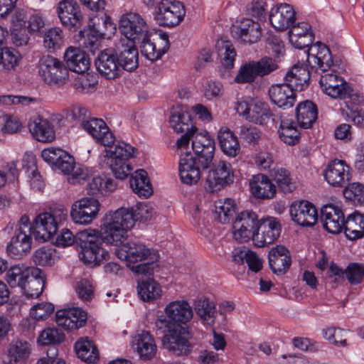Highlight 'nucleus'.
I'll return each mask as SVG.
<instances>
[{
	"instance_id": "nucleus-4",
	"label": "nucleus",
	"mask_w": 364,
	"mask_h": 364,
	"mask_svg": "<svg viewBox=\"0 0 364 364\" xmlns=\"http://www.w3.org/2000/svg\"><path fill=\"white\" fill-rule=\"evenodd\" d=\"M116 249L117 257L129 263V267L136 274H151L158 265L156 252L148 248L139 241H130Z\"/></svg>"
},
{
	"instance_id": "nucleus-16",
	"label": "nucleus",
	"mask_w": 364,
	"mask_h": 364,
	"mask_svg": "<svg viewBox=\"0 0 364 364\" xmlns=\"http://www.w3.org/2000/svg\"><path fill=\"white\" fill-rule=\"evenodd\" d=\"M56 11L62 24L69 29L81 26L83 17L78 4L75 0H61Z\"/></svg>"
},
{
	"instance_id": "nucleus-46",
	"label": "nucleus",
	"mask_w": 364,
	"mask_h": 364,
	"mask_svg": "<svg viewBox=\"0 0 364 364\" xmlns=\"http://www.w3.org/2000/svg\"><path fill=\"white\" fill-rule=\"evenodd\" d=\"M161 286L153 279L138 282L137 293L144 301L149 302L158 299L161 297Z\"/></svg>"
},
{
	"instance_id": "nucleus-50",
	"label": "nucleus",
	"mask_w": 364,
	"mask_h": 364,
	"mask_svg": "<svg viewBox=\"0 0 364 364\" xmlns=\"http://www.w3.org/2000/svg\"><path fill=\"white\" fill-rule=\"evenodd\" d=\"M169 122L171 126L177 133L188 132L190 126L192 127L191 114L186 109H181L172 112Z\"/></svg>"
},
{
	"instance_id": "nucleus-42",
	"label": "nucleus",
	"mask_w": 364,
	"mask_h": 364,
	"mask_svg": "<svg viewBox=\"0 0 364 364\" xmlns=\"http://www.w3.org/2000/svg\"><path fill=\"white\" fill-rule=\"evenodd\" d=\"M117 183L115 181L107 176H94L88 182L86 190L89 195H106L116 189Z\"/></svg>"
},
{
	"instance_id": "nucleus-11",
	"label": "nucleus",
	"mask_w": 364,
	"mask_h": 364,
	"mask_svg": "<svg viewBox=\"0 0 364 364\" xmlns=\"http://www.w3.org/2000/svg\"><path fill=\"white\" fill-rule=\"evenodd\" d=\"M259 220L257 214L250 210L240 213L232 225V233L235 240L242 243L250 240L254 241Z\"/></svg>"
},
{
	"instance_id": "nucleus-29",
	"label": "nucleus",
	"mask_w": 364,
	"mask_h": 364,
	"mask_svg": "<svg viewBox=\"0 0 364 364\" xmlns=\"http://www.w3.org/2000/svg\"><path fill=\"white\" fill-rule=\"evenodd\" d=\"M310 71L304 63L295 64L284 77V83L295 91H302L309 85Z\"/></svg>"
},
{
	"instance_id": "nucleus-63",
	"label": "nucleus",
	"mask_w": 364,
	"mask_h": 364,
	"mask_svg": "<svg viewBox=\"0 0 364 364\" xmlns=\"http://www.w3.org/2000/svg\"><path fill=\"white\" fill-rule=\"evenodd\" d=\"M266 2L263 0H253L247 6V14L252 17L261 20L265 16Z\"/></svg>"
},
{
	"instance_id": "nucleus-8",
	"label": "nucleus",
	"mask_w": 364,
	"mask_h": 364,
	"mask_svg": "<svg viewBox=\"0 0 364 364\" xmlns=\"http://www.w3.org/2000/svg\"><path fill=\"white\" fill-rule=\"evenodd\" d=\"M119 41L136 44L146 39L149 31L145 20L137 13L129 12L122 15L119 21Z\"/></svg>"
},
{
	"instance_id": "nucleus-40",
	"label": "nucleus",
	"mask_w": 364,
	"mask_h": 364,
	"mask_svg": "<svg viewBox=\"0 0 364 364\" xmlns=\"http://www.w3.org/2000/svg\"><path fill=\"white\" fill-rule=\"evenodd\" d=\"M162 48L156 49V45L150 41V33L146 40L140 41L136 43H141V53L148 60L155 61L159 59L169 48L168 36L166 33L161 34Z\"/></svg>"
},
{
	"instance_id": "nucleus-43",
	"label": "nucleus",
	"mask_w": 364,
	"mask_h": 364,
	"mask_svg": "<svg viewBox=\"0 0 364 364\" xmlns=\"http://www.w3.org/2000/svg\"><path fill=\"white\" fill-rule=\"evenodd\" d=\"M129 183L133 191L139 196L148 198L153 193L147 172L144 169L136 171L131 176Z\"/></svg>"
},
{
	"instance_id": "nucleus-58",
	"label": "nucleus",
	"mask_w": 364,
	"mask_h": 364,
	"mask_svg": "<svg viewBox=\"0 0 364 364\" xmlns=\"http://www.w3.org/2000/svg\"><path fill=\"white\" fill-rule=\"evenodd\" d=\"M240 138L249 144L255 145L262 136V132L255 126L243 125L240 127Z\"/></svg>"
},
{
	"instance_id": "nucleus-31",
	"label": "nucleus",
	"mask_w": 364,
	"mask_h": 364,
	"mask_svg": "<svg viewBox=\"0 0 364 364\" xmlns=\"http://www.w3.org/2000/svg\"><path fill=\"white\" fill-rule=\"evenodd\" d=\"M31 242V234L14 231L10 242L7 245V252L16 259H21L30 251Z\"/></svg>"
},
{
	"instance_id": "nucleus-13",
	"label": "nucleus",
	"mask_w": 364,
	"mask_h": 364,
	"mask_svg": "<svg viewBox=\"0 0 364 364\" xmlns=\"http://www.w3.org/2000/svg\"><path fill=\"white\" fill-rule=\"evenodd\" d=\"M100 208L97 199L85 197L73 204L70 216L75 223L88 225L97 218Z\"/></svg>"
},
{
	"instance_id": "nucleus-37",
	"label": "nucleus",
	"mask_w": 364,
	"mask_h": 364,
	"mask_svg": "<svg viewBox=\"0 0 364 364\" xmlns=\"http://www.w3.org/2000/svg\"><path fill=\"white\" fill-rule=\"evenodd\" d=\"M38 272L42 273L38 268L26 267L19 264L14 265L8 269L6 274V281L11 288H21L30 274Z\"/></svg>"
},
{
	"instance_id": "nucleus-14",
	"label": "nucleus",
	"mask_w": 364,
	"mask_h": 364,
	"mask_svg": "<svg viewBox=\"0 0 364 364\" xmlns=\"http://www.w3.org/2000/svg\"><path fill=\"white\" fill-rule=\"evenodd\" d=\"M233 176L230 164L225 161H220L214 164L208 171L205 188L210 193L217 192L232 183Z\"/></svg>"
},
{
	"instance_id": "nucleus-24",
	"label": "nucleus",
	"mask_w": 364,
	"mask_h": 364,
	"mask_svg": "<svg viewBox=\"0 0 364 364\" xmlns=\"http://www.w3.org/2000/svg\"><path fill=\"white\" fill-rule=\"evenodd\" d=\"M321 220L323 228L330 233L338 234L343 230L344 215L338 206L323 205L321 210Z\"/></svg>"
},
{
	"instance_id": "nucleus-45",
	"label": "nucleus",
	"mask_w": 364,
	"mask_h": 364,
	"mask_svg": "<svg viewBox=\"0 0 364 364\" xmlns=\"http://www.w3.org/2000/svg\"><path fill=\"white\" fill-rule=\"evenodd\" d=\"M195 311L201 322L205 326H213L217 317L215 304L208 299L198 300L195 304Z\"/></svg>"
},
{
	"instance_id": "nucleus-30",
	"label": "nucleus",
	"mask_w": 364,
	"mask_h": 364,
	"mask_svg": "<svg viewBox=\"0 0 364 364\" xmlns=\"http://www.w3.org/2000/svg\"><path fill=\"white\" fill-rule=\"evenodd\" d=\"M295 90L284 82L272 85L269 88L271 101L279 107L287 109L293 107L296 101Z\"/></svg>"
},
{
	"instance_id": "nucleus-15",
	"label": "nucleus",
	"mask_w": 364,
	"mask_h": 364,
	"mask_svg": "<svg viewBox=\"0 0 364 364\" xmlns=\"http://www.w3.org/2000/svg\"><path fill=\"white\" fill-rule=\"evenodd\" d=\"M95 66L99 73L108 80H114L122 75L115 50L108 48L100 51L95 59Z\"/></svg>"
},
{
	"instance_id": "nucleus-6",
	"label": "nucleus",
	"mask_w": 364,
	"mask_h": 364,
	"mask_svg": "<svg viewBox=\"0 0 364 364\" xmlns=\"http://www.w3.org/2000/svg\"><path fill=\"white\" fill-rule=\"evenodd\" d=\"M67 211L63 208L40 213L33 223V235L36 240L46 242L53 238L58 226L67 218Z\"/></svg>"
},
{
	"instance_id": "nucleus-51",
	"label": "nucleus",
	"mask_w": 364,
	"mask_h": 364,
	"mask_svg": "<svg viewBox=\"0 0 364 364\" xmlns=\"http://www.w3.org/2000/svg\"><path fill=\"white\" fill-rule=\"evenodd\" d=\"M80 33L82 34V47L94 54L95 50L98 49L99 40L102 38L103 33L93 25L90 26L88 30L80 31Z\"/></svg>"
},
{
	"instance_id": "nucleus-59",
	"label": "nucleus",
	"mask_w": 364,
	"mask_h": 364,
	"mask_svg": "<svg viewBox=\"0 0 364 364\" xmlns=\"http://www.w3.org/2000/svg\"><path fill=\"white\" fill-rule=\"evenodd\" d=\"M345 273L351 284H358L364 278V264L350 263L345 269Z\"/></svg>"
},
{
	"instance_id": "nucleus-61",
	"label": "nucleus",
	"mask_w": 364,
	"mask_h": 364,
	"mask_svg": "<svg viewBox=\"0 0 364 364\" xmlns=\"http://www.w3.org/2000/svg\"><path fill=\"white\" fill-rule=\"evenodd\" d=\"M78 297L83 301H90L94 296V289L91 282L83 279L80 280L75 287Z\"/></svg>"
},
{
	"instance_id": "nucleus-25",
	"label": "nucleus",
	"mask_w": 364,
	"mask_h": 364,
	"mask_svg": "<svg viewBox=\"0 0 364 364\" xmlns=\"http://www.w3.org/2000/svg\"><path fill=\"white\" fill-rule=\"evenodd\" d=\"M115 50L122 73L124 70L131 72L138 67L139 54L136 44L119 41L116 43Z\"/></svg>"
},
{
	"instance_id": "nucleus-48",
	"label": "nucleus",
	"mask_w": 364,
	"mask_h": 364,
	"mask_svg": "<svg viewBox=\"0 0 364 364\" xmlns=\"http://www.w3.org/2000/svg\"><path fill=\"white\" fill-rule=\"evenodd\" d=\"M235 213V204L233 200L225 198L215 203L214 218L220 223L230 222Z\"/></svg>"
},
{
	"instance_id": "nucleus-3",
	"label": "nucleus",
	"mask_w": 364,
	"mask_h": 364,
	"mask_svg": "<svg viewBox=\"0 0 364 364\" xmlns=\"http://www.w3.org/2000/svg\"><path fill=\"white\" fill-rule=\"evenodd\" d=\"M155 212L147 203H139L136 207L120 208L107 215L104 223L105 238L109 242L124 241L127 232L136 220H151Z\"/></svg>"
},
{
	"instance_id": "nucleus-54",
	"label": "nucleus",
	"mask_w": 364,
	"mask_h": 364,
	"mask_svg": "<svg viewBox=\"0 0 364 364\" xmlns=\"http://www.w3.org/2000/svg\"><path fill=\"white\" fill-rule=\"evenodd\" d=\"M272 180L277 184L282 191L291 192L294 188L288 170L282 167L274 168L271 171Z\"/></svg>"
},
{
	"instance_id": "nucleus-23",
	"label": "nucleus",
	"mask_w": 364,
	"mask_h": 364,
	"mask_svg": "<svg viewBox=\"0 0 364 364\" xmlns=\"http://www.w3.org/2000/svg\"><path fill=\"white\" fill-rule=\"evenodd\" d=\"M319 84L322 91L332 98H345L349 95L348 84L336 74L322 75Z\"/></svg>"
},
{
	"instance_id": "nucleus-64",
	"label": "nucleus",
	"mask_w": 364,
	"mask_h": 364,
	"mask_svg": "<svg viewBox=\"0 0 364 364\" xmlns=\"http://www.w3.org/2000/svg\"><path fill=\"white\" fill-rule=\"evenodd\" d=\"M97 82L95 80H90L87 76L82 75L74 82V88L80 93H88L95 90Z\"/></svg>"
},
{
	"instance_id": "nucleus-27",
	"label": "nucleus",
	"mask_w": 364,
	"mask_h": 364,
	"mask_svg": "<svg viewBox=\"0 0 364 364\" xmlns=\"http://www.w3.org/2000/svg\"><path fill=\"white\" fill-rule=\"evenodd\" d=\"M269 19L271 25L276 30L284 31L294 23L295 11L289 4H280L272 9Z\"/></svg>"
},
{
	"instance_id": "nucleus-49",
	"label": "nucleus",
	"mask_w": 364,
	"mask_h": 364,
	"mask_svg": "<svg viewBox=\"0 0 364 364\" xmlns=\"http://www.w3.org/2000/svg\"><path fill=\"white\" fill-rule=\"evenodd\" d=\"M41 274V273L38 272L30 274L21 287V289L27 298H38L42 294L44 280Z\"/></svg>"
},
{
	"instance_id": "nucleus-52",
	"label": "nucleus",
	"mask_w": 364,
	"mask_h": 364,
	"mask_svg": "<svg viewBox=\"0 0 364 364\" xmlns=\"http://www.w3.org/2000/svg\"><path fill=\"white\" fill-rule=\"evenodd\" d=\"M64 42L63 31L58 27L51 28L48 30L43 37L44 48L50 53L60 49Z\"/></svg>"
},
{
	"instance_id": "nucleus-1",
	"label": "nucleus",
	"mask_w": 364,
	"mask_h": 364,
	"mask_svg": "<svg viewBox=\"0 0 364 364\" xmlns=\"http://www.w3.org/2000/svg\"><path fill=\"white\" fill-rule=\"evenodd\" d=\"M82 127L92 136L96 141L105 146L107 156L109 158V166L114 176L119 179L126 178L132 168L128 160L134 157L135 149L124 141L114 144V136L106 123L101 119L90 118L81 123Z\"/></svg>"
},
{
	"instance_id": "nucleus-39",
	"label": "nucleus",
	"mask_w": 364,
	"mask_h": 364,
	"mask_svg": "<svg viewBox=\"0 0 364 364\" xmlns=\"http://www.w3.org/2000/svg\"><path fill=\"white\" fill-rule=\"evenodd\" d=\"M296 114L299 126L304 129H309L317 119V107L309 100L301 102L296 107Z\"/></svg>"
},
{
	"instance_id": "nucleus-33",
	"label": "nucleus",
	"mask_w": 364,
	"mask_h": 364,
	"mask_svg": "<svg viewBox=\"0 0 364 364\" xmlns=\"http://www.w3.org/2000/svg\"><path fill=\"white\" fill-rule=\"evenodd\" d=\"M133 347L144 360H150L154 358L157 350L153 336L145 331L134 337Z\"/></svg>"
},
{
	"instance_id": "nucleus-36",
	"label": "nucleus",
	"mask_w": 364,
	"mask_h": 364,
	"mask_svg": "<svg viewBox=\"0 0 364 364\" xmlns=\"http://www.w3.org/2000/svg\"><path fill=\"white\" fill-rule=\"evenodd\" d=\"M165 312L169 321H173L174 323L178 324H186L193 317L192 309L186 301L171 302L166 306Z\"/></svg>"
},
{
	"instance_id": "nucleus-19",
	"label": "nucleus",
	"mask_w": 364,
	"mask_h": 364,
	"mask_svg": "<svg viewBox=\"0 0 364 364\" xmlns=\"http://www.w3.org/2000/svg\"><path fill=\"white\" fill-rule=\"evenodd\" d=\"M281 225L274 218H267L259 221L254 241L262 247L272 244L279 236Z\"/></svg>"
},
{
	"instance_id": "nucleus-55",
	"label": "nucleus",
	"mask_w": 364,
	"mask_h": 364,
	"mask_svg": "<svg viewBox=\"0 0 364 364\" xmlns=\"http://www.w3.org/2000/svg\"><path fill=\"white\" fill-rule=\"evenodd\" d=\"M21 58L19 52L15 48L0 47V64L1 63L6 70H15Z\"/></svg>"
},
{
	"instance_id": "nucleus-53",
	"label": "nucleus",
	"mask_w": 364,
	"mask_h": 364,
	"mask_svg": "<svg viewBox=\"0 0 364 364\" xmlns=\"http://www.w3.org/2000/svg\"><path fill=\"white\" fill-rule=\"evenodd\" d=\"M246 119L259 124H264L272 116L269 109L264 103L252 102Z\"/></svg>"
},
{
	"instance_id": "nucleus-47",
	"label": "nucleus",
	"mask_w": 364,
	"mask_h": 364,
	"mask_svg": "<svg viewBox=\"0 0 364 364\" xmlns=\"http://www.w3.org/2000/svg\"><path fill=\"white\" fill-rule=\"evenodd\" d=\"M278 134L280 139L288 145L296 144L300 139V132L291 119H283L281 117Z\"/></svg>"
},
{
	"instance_id": "nucleus-20",
	"label": "nucleus",
	"mask_w": 364,
	"mask_h": 364,
	"mask_svg": "<svg viewBox=\"0 0 364 364\" xmlns=\"http://www.w3.org/2000/svg\"><path fill=\"white\" fill-rule=\"evenodd\" d=\"M307 62L311 68L327 71L333 65L330 49L318 42L312 45L307 50Z\"/></svg>"
},
{
	"instance_id": "nucleus-28",
	"label": "nucleus",
	"mask_w": 364,
	"mask_h": 364,
	"mask_svg": "<svg viewBox=\"0 0 364 364\" xmlns=\"http://www.w3.org/2000/svg\"><path fill=\"white\" fill-rule=\"evenodd\" d=\"M269 264L276 274H285L291 267V257L287 248L282 245L272 247L268 254Z\"/></svg>"
},
{
	"instance_id": "nucleus-5",
	"label": "nucleus",
	"mask_w": 364,
	"mask_h": 364,
	"mask_svg": "<svg viewBox=\"0 0 364 364\" xmlns=\"http://www.w3.org/2000/svg\"><path fill=\"white\" fill-rule=\"evenodd\" d=\"M155 324L157 328L167 331L162 339L166 349L176 355H186L191 352L192 346L184 336L187 332L185 327L173 323L165 317L158 318Z\"/></svg>"
},
{
	"instance_id": "nucleus-44",
	"label": "nucleus",
	"mask_w": 364,
	"mask_h": 364,
	"mask_svg": "<svg viewBox=\"0 0 364 364\" xmlns=\"http://www.w3.org/2000/svg\"><path fill=\"white\" fill-rule=\"evenodd\" d=\"M343 230L349 240L361 238L364 235V215L355 212L349 215L344 221Z\"/></svg>"
},
{
	"instance_id": "nucleus-22",
	"label": "nucleus",
	"mask_w": 364,
	"mask_h": 364,
	"mask_svg": "<svg viewBox=\"0 0 364 364\" xmlns=\"http://www.w3.org/2000/svg\"><path fill=\"white\" fill-rule=\"evenodd\" d=\"M87 313L79 308L58 310L55 314V321L65 330L77 329L87 322Z\"/></svg>"
},
{
	"instance_id": "nucleus-62",
	"label": "nucleus",
	"mask_w": 364,
	"mask_h": 364,
	"mask_svg": "<svg viewBox=\"0 0 364 364\" xmlns=\"http://www.w3.org/2000/svg\"><path fill=\"white\" fill-rule=\"evenodd\" d=\"M219 50L221 55H223L221 60L223 65L228 69L232 68L236 56V52L233 46L226 42Z\"/></svg>"
},
{
	"instance_id": "nucleus-57",
	"label": "nucleus",
	"mask_w": 364,
	"mask_h": 364,
	"mask_svg": "<svg viewBox=\"0 0 364 364\" xmlns=\"http://www.w3.org/2000/svg\"><path fill=\"white\" fill-rule=\"evenodd\" d=\"M65 338V335L61 330L55 328L44 329L38 338V342L42 346L57 344L61 343Z\"/></svg>"
},
{
	"instance_id": "nucleus-26",
	"label": "nucleus",
	"mask_w": 364,
	"mask_h": 364,
	"mask_svg": "<svg viewBox=\"0 0 364 364\" xmlns=\"http://www.w3.org/2000/svg\"><path fill=\"white\" fill-rule=\"evenodd\" d=\"M28 127L33 137L38 141L50 143L55 138L53 125L47 119L40 116L31 118Z\"/></svg>"
},
{
	"instance_id": "nucleus-9",
	"label": "nucleus",
	"mask_w": 364,
	"mask_h": 364,
	"mask_svg": "<svg viewBox=\"0 0 364 364\" xmlns=\"http://www.w3.org/2000/svg\"><path fill=\"white\" fill-rule=\"evenodd\" d=\"M278 68L275 60L269 57H264L258 61H250L244 63L239 69L235 81L237 83H251L257 77L269 75Z\"/></svg>"
},
{
	"instance_id": "nucleus-18",
	"label": "nucleus",
	"mask_w": 364,
	"mask_h": 364,
	"mask_svg": "<svg viewBox=\"0 0 364 364\" xmlns=\"http://www.w3.org/2000/svg\"><path fill=\"white\" fill-rule=\"evenodd\" d=\"M289 212L292 220L301 226L312 227L318 220L316 208L306 200L294 203Z\"/></svg>"
},
{
	"instance_id": "nucleus-2",
	"label": "nucleus",
	"mask_w": 364,
	"mask_h": 364,
	"mask_svg": "<svg viewBox=\"0 0 364 364\" xmlns=\"http://www.w3.org/2000/svg\"><path fill=\"white\" fill-rule=\"evenodd\" d=\"M192 148L195 153L182 156L179 162V175L183 183L196 184L200 178L201 171L210 167L215 151V141L208 132L193 136Z\"/></svg>"
},
{
	"instance_id": "nucleus-7",
	"label": "nucleus",
	"mask_w": 364,
	"mask_h": 364,
	"mask_svg": "<svg viewBox=\"0 0 364 364\" xmlns=\"http://www.w3.org/2000/svg\"><path fill=\"white\" fill-rule=\"evenodd\" d=\"M103 230L104 225L101 228L102 237L88 235L86 236V239H80L82 240V250L80 253V257L85 264L91 267L99 266L103 261L107 260L109 259V252L103 247L105 242L107 244L119 245V244H121L123 242H107L105 238Z\"/></svg>"
},
{
	"instance_id": "nucleus-12",
	"label": "nucleus",
	"mask_w": 364,
	"mask_h": 364,
	"mask_svg": "<svg viewBox=\"0 0 364 364\" xmlns=\"http://www.w3.org/2000/svg\"><path fill=\"white\" fill-rule=\"evenodd\" d=\"M185 14L184 6L179 1L161 0L155 18L160 26L170 28L178 25Z\"/></svg>"
},
{
	"instance_id": "nucleus-41",
	"label": "nucleus",
	"mask_w": 364,
	"mask_h": 364,
	"mask_svg": "<svg viewBox=\"0 0 364 364\" xmlns=\"http://www.w3.org/2000/svg\"><path fill=\"white\" fill-rule=\"evenodd\" d=\"M75 350L79 358L88 363H95L100 359L97 347L88 337L80 338L75 343Z\"/></svg>"
},
{
	"instance_id": "nucleus-60",
	"label": "nucleus",
	"mask_w": 364,
	"mask_h": 364,
	"mask_svg": "<svg viewBox=\"0 0 364 364\" xmlns=\"http://www.w3.org/2000/svg\"><path fill=\"white\" fill-rule=\"evenodd\" d=\"M54 311V305L43 302L33 306L30 310V316L36 320H44Z\"/></svg>"
},
{
	"instance_id": "nucleus-38",
	"label": "nucleus",
	"mask_w": 364,
	"mask_h": 364,
	"mask_svg": "<svg viewBox=\"0 0 364 364\" xmlns=\"http://www.w3.org/2000/svg\"><path fill=\"white\" fill-rule=\"evenodd\" d=\"M218 140L222 151L229 157L237 156L240 146L237 136L228 128H221L218 133Z\"/></svg>"
},
{
	"instance_id": "nucleus-32",
	"label": "nucleus",
	"mask_w": 364,
	"mask_h": 364,
	"mask_svg": "<svg viewBox=\"0 0 364 364\" xmlns=\"http://www.w3.org/2000/svg\"><path fill=\"white\" fill-rule=\"evenodd\" d=\"M68 68L77 73H84L90 68V58L85 51L77 48H68L64 53Z\"/></svg>"
},
{
	"instance_id": "nucleus-21",
	"label": "nucleus",
	"mask_w": 364,
	"mask_h": 364,
	"mask_svg": "<svg viewBox=\"0 0 364 364\" xmlns=\"http://www.w3.org/2000/svg\"><path fill=\"white\" fill-rule=\"evenodd\" d=\"M324 178L333 186H346L350 178V167L344 161L335 159L326 168Z\"/></svg>"
},
{
	"instance_id": "nucleus-56",
	"label": "nucleus",
	"mask_w": 364,
	"mask_h": 364,
	"mask_svg": "<svg viewBox=\"0 0 364 364\" xmlns=\"http://www.w3.org/2000/svg\"><path fill=\"white\" fill-rule=\"evenodd\" d=\"M55 250L51 247H42L33 255V262L39 266H51L55 262Z\"/></svg>"
},
{
	"instance_id": "nucleus-17",
	"label": "nucleus",
	"mask_w": 364,
	"mask_h": 364,
	"mask_svg": "<svg viewBox=\"0 0 364 364\" xmlns=\"http://www.w3.org/2000/svg\"><path fill=\"white\" fill-rule=\"evenodd\" d=\"M232 36L247 43H257L262 36V28L257 21L250 18H242L231 28Z\"/></svg>"
},
{
	"instance_id": "nucleus-34",
	"label": "nucleus",
	"mask_w": 364,
	"mask_h": 364,
	"mask_svg": "<svg viewBox=\"0 0 364 364\" xmlns=\"http://www.w3.org/2000/svg\"><path fill=\"white\" fill-rule=\"evenodd\" d=\"M31 353V345L26 341L16 340L11 342L8 348V353L4 364H26Z\"/></svg>"
},
{
	"instance_id": "nucleus-10",
	"label": "nucleus",
	"mask_w": 364,
	"mask_h": 364,
	"mask_svg": "<svg viewBox=\"0 0 364 364\" xmlns=\"http://www.w3.org/2000/svg\"><path fill=\"white\" fill-rule=\"evenodd\" d=\"M38 69L40 75L50 85L60 86L65 84L68 77V71L64 63L49 55L40 58Z\"/></svg>"
},
{
	"instance_id": "nucleus-35",
	"label": "nucleus",
	"mask_w": 364,
	"mask_h": 364,
	"mask_svg": "<svg viewBox=\"0 0 364 364\" xmlns=\"http://www.w3.org/2000/svg\"><path fill=\"white\" fill-rule=\"evenodd\" d=\"M250 185L252 195L257 198L270 199L275 196L276 187L267 176H255Z\"/></svg>"
}]
</instances>
